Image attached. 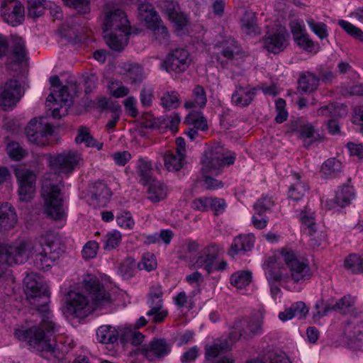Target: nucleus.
Returning a JSON list of instances; mask_svg holds the SVG:
<instances>
[{
	"label": "nucleus",
	"instance_id": "1",
	"mask_svg": "<svg viewBox=\"0 0 363 363\" xmlns=\"http://www.w3.org/2000/svg\"><path fill=\"white\" fill-rule=\"evenodd\" d=\"M55 236L50 231L41 234L31 245L27 241H20L12 245L0 243V277L13 264H22L29 256H34L37 268L46 270L54 263L55 254Z\"/></svg>",
	"mask_w": 363,
	"mask_h": 363
},
{
	"label": "nucleus",
	"instance_id": "2",
	"mask_svg": "<svg viewBox=\"0 0 363 363\" xmlns=\"http://www.w3.org/2000/svg\"><path fill=\"white\" fill-rule=\"evenodd\" d=\"M60 326L50 318H43L40 323L28 329H16L15 337L27 342L30 346L42 352V356L50 359L51 357L60 359L74 347V342L69 337H54Z\"/></svg>",
	"mask_w": 363,
	"mask_h": 363
},
{
	"label": "nucleus",
	"instance_id": "3",
	"mask_svg": "<svg viewBox=\"0 0 363 363\" xmlns=\"http://www.w3.org/2000/svg\"><path fill=\"white\" fill-rule=\"evenodd\" d=\"M84 287L91 301L82 293L70 291L67 295L65 306L69 315L84 318L93 311L105 308L112 303L110 294L97 279L92 277L84 281Z\"/></svg>",
	"mask_w": 363,
	"mask_h": 363
},
{
	"label": "nucleus",
	"instance_id": "4",
	"mask_svg": "<svg viewBox=\"0 0 363 363\" xmlns=\"http://www.w3.org/2000/svg\"><path fill=\"white\" fill-rule=\"evenodd\" d=\"M279 259L285 264L287 270L284 267H279L278 264H267L265 273L271 283H288L291 281L302 284L311 278L312 272L308 260L294 250L283 249Z\"/></svg>",
	"mask_w": 363,
	"mask_h": 363
},
{
	"label": "nucleus",
	"instance_id": "5",
	"mask_svg": "<svg viewBox=\"0 0 363 363\" xmlns=\"http://www.w3.org/2000/svg\"><path fill=\"white\" fill-rule=\"evenodd\" d=\"M104 38L109 48L122 50L128 44L130 26L125 13L120 9L106 7L104 12Z\"/></svg>",
	"mask_w": 363,
	"mask_h": 363
},
{
	"label": "nucleus",
	"instance_id": "6",
	"mask_svg": "<svg viewBox=\"0 0 363 363\" xmlns=\"http://www.w3.org/2000/svg\"><path fill=\"white\" fill-rule=\"evenodd\" d=\"M235 160V154L220 145H214L206 150L201 162L204 186L210 190L222 188V182L212 178L211 175H218L224 167L233 164Z\"/></svg>",
	"mask_w": 363,
	"mask_h": 363
},
{
	"label": "nucleus",
	"instance_id": "7",
	"mask_svg": "<svg viewBox=\"0 0 363 363\" xmlns=\"http://www.w3.org/2000/svg\"><path fill=\"white\" fill-rule=\"evenodd\" d=\"M59 176L52 174L45 175L42 185L41 196L43 200L45 213L50 218L60 220L65 216L62 189L63 184Z\"/></svg>",
	"mask_w": 363,
	"mask_h": 363
},
{
	"label": "nucleus",
	"instance_id": "8",
	"mask_svg": "<svg viewBox=\"0 0 363 363\" xmlns=\"http://www.w3.org/2000/svg\"><path fill=\"white\" fill-rule=\"evenodd\" d=\"M25 293L30 304L36 308V312L43 318H50L52 313L49 310L50 294L48 287L41 280H37L34 275H28L24 279Z\"/></svg>",
	"mask_w": 363,
	"mask_h": 363
},
{
	"label": "nucleus",
	"instance_id": "9",
	"mask_svg": "<svg viewBox=\"0 0 363 363\" xmlns=\"http://www.w3.org/2000/svg\"><path fill=\"white\" fill-rule=\"evenodd\" d=\"M138 13L140 20L144 21L147 27L152 31L154 39L159 44L168 45V30L153 6L148 3H142L138 6Z\"/></svg>",
	"mask_w": 363,
	"mask_h": 363
},
{
	"label": "nucleus",
	"instance_id": "10",
	"mask_svg": "<svg viewBox=\"0 0 363 363\" xmlns=\"http://www.w3.org/2000/svg\"><path fill=\"white\" fill-rule=\"evenodd\" d=\"M264 315L262 312L257 311L248 318L236 321L229 334L233 341H237L240 337L249 338L262 333Z\"/></svg>",
	"mask_w": 363,
	"mask_h": 363
},
{
	"label": "nucleus",
	"instance_id": "11",
	"mask_svg": "<svg viewBox=\"0 0 363 363\" xmlns=\"http://www.w3.org/2000/svg\"><path fill=\"white\" fill-rule=\"evenodd\" d=\"M50 168L58 173L70 174L82 162L81 155L74 150H66L50 156Z\"/></svg>",
	"mask_w": 363,
	"mask_h": 363
},
{
	"label": "nucleus",
	"instance_id": "12",
	"mask_svg": "<svg viewBox=\"0 0 363 363\" xmlns=\"http://www.w3.org/2000/svg\"><path fill=\"white\" fill-rule=\"evenodd\" d=\"M220 247L216 243H210L203 247L201 253L190 259L188 266L190 269H203L208 274L213 272V263L218 257Z\"/></svg>",
	"mask_w": 363,
	"mask_h": 363
},
{
	"label": "nucleus",
	"instance_id": "13",
	"mask_svg": "<svg viewBox=\"0 0 363 363\" xmlns=\"http://www.w3.org/2000/svg\"><path fill=\"white\" fill-rule=\"evenodd\" d=\"M23 93L18 80L9 79L0 86V106L5 111L12 110Z\"/></svg>",
	"mask_w": 363,
	"mask_h": 363
},
{
	"label": "nucleus",
	"instance_id": "14",
	"mask_svg": "<svg viewBox=\"0 0 363 363\" xmlns=\"http://www.w3.org/2000/svg\"><path fill=\"white\" fill-rule=\"evenodd\" d=\"M42 118H33L28 123L26 133L28 140L38 146H45L49 143L48 136L52 134V127L42 122Z\"/></svg>",
	"mask_w": 363,
	"mask_h": 363
},
{
	"label": "nucleus",
	"instance_id": "15",
	"mask_svg": "<svg viewBox=\"0 0 363 363\" xmlns=\"http://www.w3.org/2000/svg\"><path fill=\"white\" fill-rule=\"evenodd\" d=\"M18 184V195L23 201H29L33 195L35 187V174L24 167H18L14 170Z\"/></svg>",
	"mask_w": 363,
	"mask_h": 363
},
{
	"label": "nucleus",
	"instance_id": "16",
	"mask_svg": "<svg viewBox=\"0 0 363 363\" xmlns=\"http://www.w3.org/2000/svg\"><path fill=\"white\" fill-rule=\"evenodd\" d=\"M162 296L161 285L156 284L150 287L147 300L150 309L147 311V315L151 317L152 321L156 323L162 322L168 314L167 311L163 308Z\"/></svg>",
	"mask_w": 363,
	"mask_h": 363
},
{
	"label": "nucleus",
	"instance_id": "17",
	"mask_svg": "<svg viewBox=\"0 0 363 363\" xmlns=\"http://www.w3.org/2000/svg\"><path fill=\"white\" fill-rule=\"evenodd\" d=\"M191 63V58L188 50L176 48L171 51L162 63V67L167 71L182 73L186 71Z\"/></svg>",
	"mask_w": 363,
	"mask_h": 363
},
{
	"label": "nucleus",
	"instance_id": "18",
	"mask_svg": "<svg viewBox=\"0 0 363 363\" xmlns=\"http://www.w3.org/2000/svg\"><path fill=\"white\" fill-rule=\"evenodd\" d=\"M1 9L4 21L12 26L21 24L24 20V8L17 0H3Z\"/></svg>",
	"mask_w": 363,
	"mask_h": 363
},
{
	"label": "nucleus",
	"instance_id": "19",
	"mask_svg": "<svg viewBox=\"0 0 363 363\" xmlns=\"http://www.w3.org/2000/svg\"><path fill=\"white\" fill-rule=\"evenodd\" d=\"M300 220L306 229L308 230L311 246L313 247H319L325 240L326 235L325 232L318 230L316 223L314 221V213L311 211V209L306 208L304 211L301 213Z\"/></svg>",
	"mask_w": 363,
	"mask_h": 363
},
{
	"label": "nucleus",
	"instance_id": "20",
	"mask_svg": "<svg viewBox=\"0 0 363 363\" xmlns=\"http://www.w3.org/2000/svg\"><path fill=\"white\" fill-rule=\"evenodd\" d=\"M289 35L284 28L279 27L276 31L268 33L264 39V46L269 51L277 54L288 45Z\"/></svg>",
	"mask_w": 363,
	"mask_h": 363
},
{
	"label": "nucleus",
	"instance_id": "21",
	"mask_svg": "<svg viewBox=\"0 0 363 363\" xmlns=\"http://www.w3.org/2000/svg\"><path fill=\"white\" fill-rule=\"evenodd\" d=\"M170 352V347L166 341L161 339L152 340L141 348V353L150 362L157 361Z\"/></svg>",
	"mask_w": 363,
	"mask_h": 363
},
{
	"label": "nucleus",
	"instance_id": "22",
	"mask_svg": "<svg viewBox=\"0 0 363 363\" xmlns=\"http://www.w3.org/2000/svg\"><path fill=\"white\" fill-rule=\"evenodd\" d=\"M291 129L300 139L303 140L305 146H308L312 143L322 139L318 131L308 122L297 121L292 124Z\"/></svg>",
	"mask_w": 363,
	"mask_h": 363
},
{
	"label": "nucleus",
	"instance_id": "23",
	"mask_svg": "<svg viewBox=\"0 0 363 363\" xmlns=\"http://www.w3.org/2000/svg\"><path fill=\"white\" fill-rule=\"evenodd\" d=\"M256 91L255 88L250 86H237L232 94L231 101L237 106L246 107L254 100Z\"/></svg>",
	"mask_w": 363,
	"mask_h": 363
},
{
	"label": "nucleus",
	"instance_id": "24",
	"mask_svg": "<svg viewBox=\"0 0 363 363\" xmlns=\"http://www.w3.org/2000/svg\"><path fill=\"white\" fill-rule=\"evenodd\" d=\"M254 243L255 236L252 234L240 235L233 240L228 255L234 257L240 253L248 252L252 250Z\"/></svg>",
	"mask_w": 363,
	"mask_h": 363
},
{
	"label": "nucleus",
	"instance_id": "25",
	"mask_svg": "<svg viewBox=\"0 0 363 363\" xmlns=\"http://www.w3.org/2000/svg\"><path fill=\"white\" fill-rule=\"evenodd\" d=\"M27 50L24 40L18 36L13 37L11 51L9 57V64H20L26 60Z\"/></svg>",
	"mask_w": 363,
	"mask_h": 363
},
{
	"label": "nucleus",
	"instance_id": "26",
	"mask_svg": "<svg viewBox=\"0 0 363 363\" xmlns=\"http://www.w3.org/2000/svg\"><path fill=\"white\" fill-rule=\"evenodd\" d=\"M308 313V308L305 303L298 301L291 305L290 307L286 308L284 311L279 314V318L282 321H287L293 318L302 319L306 316Z\"/></svg>",
	"mask_w": 363,
	"mask_h": 363
},
{
	"label": "nucleus",
	"instance_id": "27",
	"mask_svg": "<svg viewBox=\"0 0 363 363\" xmlns=\"http://www.w3.org/2000/svg\"><path fill=\"white\" fill-rule=\"evenodd\" d=\"M17 222V216L14 208L8 203L0 205V227L4 230H9L14 227Z\"/></svg>",
	"mask_w": 363,
	"mask_h": 363
},
{
	"label": "nucleus",
	"instance_id": "28",
	"mask_svg": "<svg viewBox=\"0 0 363 363\" xmlns=\"http://www.w3.org/2000/svg\"><path fill=\"white\" fill-rule=\"evenodd\" d=\"M119 332L116 328L108 325L100 326L96 330V338L98 341L103 344H110L115 342L119 335Z\"/></svg>",
	"mask_w": 363,
	"mask_h": 363
},
{
	"label": "nucleus",
	"instance_id": "29",
	"mask_svg": "<svg viewBox=\"0 0 363 363\" xmlns=\"http://www.w3.org/2000/svg\"><path fill=\"white\" fill-rule=\"evenodd\" d=\"M293 178L295 182L289 190V197L294 201H298L304 196L308 190V186L306 182L301 180V177L298 173H294Z\"/></svg>",
	"mask_w": 363,
	"mask_h": 363
},
{
	"label": "nucleus",
	"instance_id": "30",
	"mask_svg": "<svg viewBox=\"0 0 363 363\" xmlns=\"http://www.w3.org/2000/svg\"><path fill=\"white\" fill-rule=\"evenodd\" d=\"M184 154L167 151L164 156V166L169 172L180 170L184 164Z\"/></svg>",
	"mask_w": 363,
	"mask_h": 363
},
{
	"label": "nucleus",
	"instance_id": "31",
	"mask_svg": "<svg viewBox=\"0 0 363 363\" xmlns=\"http://www.w3.org/2000/svg\"><path fill=\"white\" fill-rule=\"evenodd\" d=\"M335 196L338 206L344 207L349 205L355 196L353 186L350 185V182L340 186L337 190Z\"/></svg>",
	"mask_w": 363,
	"mask_h": 363
},
{
	"label": "nucleus",
	"instance_id": "32",
	"mask_svg": "<svg viewBox=\"0 0 363 363\" xmlns=\"http://www.w3.org/2000/svg\"><path fill=\"white\" fill-rule=\"evenodd\" d=\"M167 186L162 182L152 180L150 182L147 198L154 203L159 202L167 196Z\"/></svg>",
	"mask_w": 363,
	"mask_h": 363
},
{
	"label": "nucleus",
	"instance_id": "33",
	"mask_svg": "<svg viewBox=\"0 0 363 363\" xmlns=\"http://www.w3.org/2000/svg\"><path fill=\"white\" fill-rule=\"evenodd\" d=\"M318 85L319 78L311 72L302 74L298 79V89L306 93L313 92Z\"/></svg>",
	"mask_w": 363,
	"mask_h": 363
},
{
	"label": "nucleus",
	"instance_id": "34",
	"mask_svg": "<svg viewBox=\"0 0 363 363\" xmlns=\"http://www.w3.org/2000/svg\"><path fill=\"white\" fill-rule=\"evenodd\" d=\"M120 338L124 342H130L133 345H138L143 341L144 335L138 331L136 328L127 326L121 330Z\"/></svg>",
	"mask_w": 363,
	"mask_h": 363
},
{
	"label": "nucleus",
	"instance_id": "35",
	"mask_svg": "<svg viewBox=\"0 0 363 363\" xmlns=\"http://www.w3.org/2000/svg\"><path fill=\"white\" fill-rule=\"evenodd\" d=\"M193 100L186 101L184 104L186 108L193 107L203 108L207 102L206 91L203 86L196 85L193 90Z\"/></svg>",
	"mask_w": 363,
	"mask_h": 363
},
{
	"label": "nucleus",
	"instance_id": "36",
	"mask_svg": "<svg viewBox=\"0 0 363 363\" xmlns=\"http://www.w3.org/2000/svg\"><path fill=\"white\" fill-rule=\"evenodd\" d=\"M252 273L249 271H238L231 274L230 281L237 289H244L252 282Z\"/></svg>",
	"mask_w": 363,
	"mask_h": 363
},
{
	"label": "nucleus",
	"instance_id": "37",
	"mask_svg": "<svg viewBox=\"0 0 363 363\" xmlns=\"http://www.w3.org/2000/svg\"><path fill=\"white\" fill-rule=\"evenodd\" d=\"M342 163L336 158L327 160L321 167V173L325 178L337 177L342 170Z\"/></svg>",
	"mask_w": 363,
	"mask_h": 363
},
{
	"label": "nucleus",
	"instance_id": "38",
	"mask_svg": "<svg viewBox=\"0 0 363 363\" xmlns=\"http://www.w3.org/2000/svg\"><path fill=\"white\" fill-rule=\"evenodd\" d=\"M108 94L115 98H121L128 95L130 89L123 85L121 81L111 79L107 84Z\"/></svg>",
	"mask_w": 363,
	"mask_h": 363
},
{
	"label": "nucleus",
	"instance_id": "39",
	"mask_svg": "<svg viewBox=\"0 0 363 363\" xmlns=\"http://www.w3.org/2000/svg\"><path fill=\"white\" fill-rule=\"evenodd\" d=\"M160 104L167 110L178 108L181 104L179 94L175 91L164 92L160 98Z\"/></svg>",
	"mask_w": 363,
	"mask_h": 363
},
{
	"label": "nucleus",
	"instance_id": "40",
	"mask_svg": "<svg viewBox=\"0 0 363 363\" xmlns=\"http://www.w3.org/2000/svg\"><path fill=\"white\" fill-rule=\"evenodd\" d=\"M77 143H85L87 147H96L101 150L103 143L96 141L89 133L88 129L84 127H80L78 130V135L75 138Z\"/></svg>",
	"mask_w": 363,
	"mask_h": 363
},
{
	"label": "nucleus",
	"instance_id": "41",
	"mask_svg": "<svg viewBox=\"0 0 363 363\" xmlns=\"http://www.w3.org/2000/svg\"><path fill=\"white\" fill-rule=\"evenodd\" d=\"M77 143H85L87 147H96L101 150L103 143L96 141L89 133L88 129L84 127H80L78 130V135L75 138Z\"/></svg>",
	"mask_w": 363,
	"mask_h": 363
},
{
	"label": "nucleus",
	"instance_id": "42",
	"mask_svg": "<svg viewBox=\"0 0 363 363\" xmlns=\"http://www.w3.org/2000/svg\"><path fill=\"white\" fill-rule=\"evenodd\" d=\"M125 79L132 84H137L140 83L144 77V72L143 68L137 65H128L125 74Z\"/></svg>",
	"mask_w": 363,
	"mask_h": 363
},
{
	"label": "nucleus",
	"instance_id": "43",
	"mask_svg": "<svg viewBox=\"0 0 363 363\" xmlns=\"http://www.w3.org/2000/svg\"><path fill=\"white\" fill-rule=\"evenodd\" d=\"M347 113L346 107L342 104H330L320 107L317 111V115L322 116H342Z\"/></svg>",
	"mask_w": 363,
	"mask_h": 363
},
{
	"label": "nucleus",
	"instance_id": "44",
	"mask_svg": "<svg viewBox=\"0 0 363 363\" xmlns=\"http://www.w3.org/2000/svg\"><path fill=\"white\" fill-rule=\"evenodd\" d=\"M185 122L197 130H206L208 129L207 121L201 112H191L186 116Z\"/></svg>",
	"mask_w": 363,
	"mask_h": 363
},
{
	"label": "nucleus",
	"instance_id": "45",
	"mask_svg": "<svg viewBox=\"0 0 363 363\" xmlns=\"http://www.w3.org/2000/svg\"><path fill=\"white\" fill-rule=\"evenodd\" d=\"M122 240V235L118 230H112L108 232L104 237V245L103 248L104 250L110 251L117 248Z\"/></svg>",
	"mask_w": 363,
	"mask_h": 363
},
{
	"label": "nucleus",
	"instance_id": "46",
	"mask_svg": "<svg viewBox=\"0 0 363 363\" xmlns=\"http://www.w3.org/2000/svg\"><path fill=\"white\" fill-rule=\"evenodd\" d=\"M242 29L248 35L258 33L255 13L252 11L245 13L242 18Z\"/></svg>",
	"mask_w": 363,
	"mask_h": 363
},
{
	"label": "nucleus",
	"instance_id": "47",
	"mask_svg": "<svg viewBox=\"0 0 363 363\" xmlns=\"http://www.w3.org/2000/svg\"><path fill=\"white\" fill-rule=\"evenodd\" d=\"M306 21L311 30L320 40L328 38V26L325 23L315 21L312 17H308Z\"/></svg>",
	"mask_w": 363,
	"mask_h": 363
},
{
	"label": "nucleus",
	"instance_id": "48",
	"mask_svg": "<svg viewBox=\"0 0 363 363\" xmlns=\"http://www.w3.org/2000/svg\"><path fill=\"white\" fill-rule=\"evenodd\" d=\"M137 172L140 177V182L143 184H148L153 180L151 177V164L148 161L142 159L139 160L137 165Z\"/></svg>",
	"mask_w": 363,
	"mask_h": 363
},
{
	"label": "nucleus",
	"instance_id": "49",
	"mask_svg": "<svg viewBox=\"0 0 363 363\" xmlns=\"http://www.w3.org/2000/svg\"><path fill=\"white\" fill-rule=\"evenodd\" d=\"M345 267L352 273H359L363 271V259L357 255H350L345 260Z\"/></svg>",
	"mask_w": 363,
	"mask_h": 363
},
{
	"label": "nucleus",
	"instance_id": "50",
	"mask_svg": "<svg viewBox=\"0 0 363 363\" xmlns=\"http://www.w3.org/2000/svg\"><path fill=\"white\" fill-rule=\"evenodd\" d=\"M6 152L9 157L15 161H20L28 154L21 145L16 142H11L7 145Z\"/></svg>",
	"mask_w": 363,
	"mask_h": 363
},
{
	"label": "nucleus",
	"instance_id": "51",
	"mask_svg": "<svg viewBox=\"0 0 363 363\" xmlns=\"http://www.w3.org/2000/svg\"><path fill=\"white\" fill-rule=\"evenodd\" d=\"M338 25L353 38L363 43V32L360 28L345 20H340Z\"/></svg>",
	"mask_w": 363,
	"mask_h": 363
},
{
	"label": "nucleus",
	"instance_id": "52",
	"mask_svg": "<svg viewBox=\"0 0 363 363\" xmlns=\"http://www.w3.org/2000/svg\"><path fill=\"white\" fill-rule=\"evenodd\" d=\"M116 223L122 228L132 230L135 225V221L131 213L128 211H122L117 214Z\"/></svg>",
	"mask_w": 363,
	"mask_h": 363
},
{
	"label": "nucleus",
	"instance_id": "53",
	"mask_svg": "<svg viewBox=\"0 0 363 363\" xmlns=\"http://www.w3.org/2000/svg\"><path fill=\"white\" fill-rule=\"evenodd\" d=\"M69 100V94L67 86L61 87L57 91L51 92L47 99V102L55 101L56 104H66Z\"/></svg>",
	"mask_w": 363,
	"mask_h": 363
},
{
	"label": "nucleus",
	"instance_id": "54",
	"mask_svg": "<svg viewBox=\"0 0 363 363\" xmlns=\"http://www.w3.org/2000/svg\"><path fill=\"white\" fill-rule=\"evenodd\" d=\"M354 302V297H352L350 295H346L336 301L335 304H333V310L345 313L353 307Z\"/></svg>",
	"mask_w": 363,
	"mask_h": 363
},
{
	"label": "nucleus",
	"instance_id": "55",
	"mask_svg": "<svg viewBox=\"0 0 363 363\" xmlns=\"http://www.w3.org/2000/svg\"><path fill=\"white\" fill-rule=\"evenodd\" d=\"M111 196V190L104 183H98L96 186V191L94 194L95 199L99 203H106Z\"/></svg>",
	"mask_w": 363,
	"mask_h": 363
},
{
	"label": "nucleus",
	"instance_id": "56",
	"mask_svg": "<svg viewBox=\"0 0 363 363\" xmlns=\"http://www.w3.org/2000/svg\"><path fill=\"white\" fill-rule=\"evenodd\" d=\"M99 245L94 240L88 241L82 250V255L85 259H90L96 257Z\"/></svg>",
	"mask_w": 363,
	"mask_h": 363
},
{
	"label": "nucleus",
	"instance_id": "57",
	"mask_svg": "<svg viewBox=\"0 0 363 363\" xmlns=\"http://www.w3.org/2000/svg\"><path fill=\"white\" fill-rule=\"evenodd\" d=\"M315 312L313 313L314 318H320L327 315L330 311H333V303L328 301L319 300L315 305Z\"/></svg>",
	"mask_w": 363,
	"mask_h": 363
},
{
	"label": "nucleus",
	"instance_id": "58",
	"mask_svg": "<svg viewBox=\"0 0 363 363\" xmlns=\"http://www.w3.org/2000/svg\"><path fill=\"white\" fill-rule=\"evenodd\" d=\"M140 125L147 129H158L160 127V119L154 118L151 113H144L140 121Z\"/></svg>",
	"mask_w": 363,
	"mask_h": 363
},
{
	"label": "nucleus",
	"instance_id": "59",
	"mask_svg": "<svg viewBox=\"0 0 363 363\" xmlns=\"http://www.w3.org/2000/svg\"><path fill=\"white\" fill-rule=\"evenodd\" d=\"M157 267L155 256L150 252L145 253L143 255L141 262L138 264L140 269H145L147 272L152 271Z\"/></svg>",
	"mask_w": 363,
	"mask_h": 363
},
{
	"label": "nucleus",
	"instance_id": "60",
	"mask_svg": "<svg viewBox=\"0 0 363 363\" xmlns=\"http://www.w3.org/2000/svg\"><path fill=\"white\" fill-rule=\"evenodd\" d=\"M67 6L72 7L81 13L89 11V0H62Z\"/></svg>",
	"mask_w": 363,
	"mask_h": 363
},
{
	"label": "nucleus",
	"instance_id": "61",
	"mask_svg": "<svg viewBox=\"0 0 363 363\" xmlns=\"http://www.w3.org/2000/svg\"><path fill=\"white\" fill-rule=\"evenodd\" d=\"M230 349L226 342L214 343L212 345L206 347V356L209 357H216L222 351H227Z\"/></svg>",
	"mask_w": 363,
	"mask_h": 363
},
{
	"label": "nucleus",
	"instance_id": "62",
	"mask_svg": "<svg viewBox=\"0 0 363 363\" xmlns=\"http://www.w3.org/2000/svg\"><path fill=\"white\" fill-rule=\"evenodd\" d=\"M273 205L274 202L270 197L264 196L254 204V209L259 216H262L264 212L269 211Z\"/></svg>",
	"mask_w": 363,
	"mask_h": 363
},
{
	"label": "nucleus",
	"instance_id": "63",
	"mask_svg": "<svg viewBox=\"0 0 363 363\" xmlns=\"http://www.w3.org/2000/svg\"><path fill=\"white\" fill-rule=\"evenodd\" d=\"M168 17L177 30H182L188 22L186 16L179 11V10L173 12L172 14L169 15Z\"/></svg>",
	"mask_w": 363,
	"mask_h": 363
},
{
	"label": "nucleus",
	"instance_id": "64",
	"mask_svg": "<svg viewBox=\"0 0 363 363\" xmlns=\"http://www.w3.org/2000/svg\"><path fill=\"white\" fill-rule=\"evenodd\" d=\"M240 48L238 44L232 41L228 43L226 46L223 47L221 51V55L225 57L227 60H231L233 59L235 55L239 54Z\"/></svg>",
	"mask_w": 363,
	"mask_h": 363
}]
</instances>
